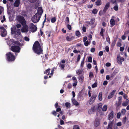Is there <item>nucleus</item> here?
I'll use <instances>...</instances> for the list:
<instances>
[{"label": "nucleus", "instance_id": "obj_26", "mask_svg": "<svg viewBox=\"0 0 129 129\" xmlns=\"http://www.w3.org/2000/svg\"><path fill=\"white\" fill-rule=\"evenodd\" d=\"M102 4L101 0H98L95 2V5L97 6H99Z\"/></svg>", "mask_w": 129, "mask_h": 129}, {"label": "nucleus", "instance_id": "obj_54", "mask_svg": "<svg viewBox=\"0 0 129 129\" xmlns=\"http://www.w3.org/2000/svg\"><path fill=\"white\" fill-rule=\"evenodd\" d=\"M72 85L70 83H69L68 84V89L71 88H72Z\"/></svg>", "mask_w": 129, "mask_h": 129}, {"label": "nucleus", "instance_id": "obj_52", "mask_svg": "<svg viewBox=\"0 0 129 129\" xmlns=\"http://www.w3.org/2000/svg\"><path fill=\"white\" fill-rule=\"evenodd\" d=\"M116 125L118 126H121L122 125L121 122H119L117 123Z\"/></svg>", "mask_w": 129, "mask_h": 129}, {"label": "nucleus", "instance_id": "obj_14", "mask_svg": "<svg viewBox=\"0 0 129 129\" xmlns=\"http://www.w3.org/2000/svg\"><path fill=\"white\" fill-rule=\"evenodd\" d=\"M100 121L99 119H96L95 120L94 122V127H98L100 124Z\"/></svg>", "mask_w": 129, "mask_h": 129}, {"label": "nucleus", "instance_id": "obj_17", "mask_svg": "<svg viewBox=\"0 0 129 129\" xmlns=\"http://www.w3.org/2000/svg\"><path fill=\"white\" fill-rule=\"evenodd\" d=\"M78 79L79 82L81 83H82L84 79V77L83 75H79L78 77Z\"/></svg>", "mask_w": 129, "mask_h": 129}, {"label": "nucleus", "instance_id": "obj_9", "mask_svg": "<svg viewBox=\"0 0 129 129\" xmlns=\"http://www.w3.org/2000/svg\"><path fill=\"white\" fill-rule=\"evenodd\" d=\"M22 25L23 26L20 29L21 32H28L29 28L28 25L26 24H23V25Z\"/></svg>", "mask_w": 129, "mask_h": 129}, {"label": "nucleus", "instance_id": "obj_21", "mask_svg": "<svg viewBox=\"0 0 129 129\" xmlns=\"http://www.w3.org/2000/svg\"><path fill=\"white\" fill-rule=\"evenodd\" d=\"M111 26L112 27L115 24V20L113 19H111L110 21Z\"/></svg>", "mask_w": 129, "mask_h": 129}, {"label": "nucleus", "instance_id": "obj_10", "mask_svg": "<svg viewBox=\"0 0 129 129\" xmlns=\"http://www.w3.org/2000/svg\"><path fill=\"white\" fill-rule=\"evenodd\" d=\"M124 60V58L122 57H120V56L119 57L117 56V61L118 63L121 64L122 63V62Z\"/></svg>", "mask_w": 129, "mask_h": 129}, {"label": "nucleus", "instance_id": "obj_30", "mask_svg": "<svg viewBox=\"0 0 129 129\" xmlns=\"http://www.w3.org/2000/svg\"><path fill=\"white\" fill-rule=\"evenodd\" d=\"M85 57H83V59H82V60L81 61V64H80V66L82 68H83L84 66V61L85 60Z\"/></svg>", "mask_w": 129, "mask_h": 129}, {"label": "nucleus", "instance_id": "obj_45", "mask_svg": "<svg viewBox=\"0 0 129 129\" xmlns=\"http://www.w3.org/2000/svg\"><path fill=\"white\" fill-rule=\"evenodd\" d=\"M81 56L80 54H79L78 55L77 57V61L78 62L80 60Z\"/></svg>", "mask_w": 129, "mask_h": 129}, {"label": "nucleus", "instance_id": "obj_3", "mask_svg": "<svg viewBox=\"0 0 129 129\" xmlns=\"http://www.w3.org/2000/svg\"><path fill=\"white\" fill-rule=\"evenodd\" d=\"M43 10L41 7H39L38 8L37 13L31 18V20L33 22L35 23L39 21L43 13Z\"/></svg>", "mask_w": 129, "mask_h": 129}, {"label": "nucleus", "instance_id": "obj_20", "mask_svg": "<svg viewBox=\"0 0 129 129\" xmlns=\"http://www.w3.org/2000/svg\"><path fill=\"white\" fill-rule=\"evenodd\" d=\"M19 0H16L14 4V6L15 7H18L19 6Z\"/></svg>", "mask_w": 129, "mask_h": 129}, {"label": "nucleus", "instance_id": "obj_42", "mask_svg": "<svg viewBox=\"0 0 129 129\" xmlns=\"http://www.w3.org/2000/svg\"><path fill=\"white\" fill-rule=\"evenodd\" d=\"M56 21V19L55 17L52 18L51 19V22L52 23L55 22Z\"/></svg>", "mask_w": 129, "mask_h": 129}, {"label": "nucleus", "instance_id": "obj_60", "mask_svg": "<svg viewBox=\"0 0 129 129\" xmlns=\"http://www.w3.org/2000/svg\"><path fill=\"white\" fill-rule=\"evenodd\" d=\"M59 67L61 69H64L65 67V65L64 64H60Z\"/></svg>", "mask_w": 129, "mask_h": 129}, {"label": "nucleus", "instance_id": "obj_51", "mask_svg": "<svg viewBox=\"0 0 129 129\" xmlns=\"http://www.w3.org/2000/svg\"><path fill=\"white\" fill-rule=\"evenodd\" d=\"M90 109H91V110L92 112H94L95 111V107L94 106V107H91Z\"/></svg>", "mask_w": 129, "mask_h": 129}, {"label": "nucleus", "instance_id": "obj_22", "mask_svg": "<svg viewBox=\"0 0 129 129\" xmlns=\"http://www.w3.org/2000/svg\"><path fill=\"white\" fill-rule=\"evenodd\" d=\"M121 102H120V101H117L116 102L115 105L116 108H117L121 105Z\"/></svg>", "mask_w": 129, "mask_h": 129}, {"label": "nucleus", "instance_id": "obj_43", "mask_svg": "<svg viewBox=\"0 0 129 129\" xmlns=\"http://www.w3.org/2000/svg\"><path fill=\"white\" fill-rule=\"evenodd\" d=\"M126 117H123L122 120V122L123 124H125L126 121Z\"/></svg>", "mask_w": 129, "mask_h": 129}, {"label": "nucleus", "instance_id": "obj_44", "mask_svg": "<svg viewBox=\"0 0 129 129\" xmlns=\"http://www.w3.org/2000/svg\"><path fill=\"white\" fill-rule=\"evenodd\" d=\"M4 10V8L3 7L0 6V15H1Z\"/></svg>", "mask_w": 129, "mask_h": 129}, {"label": "nucleus", "instance_id": "obj_4", "mask_svg": "<svg viewBox=\"0 0 129 129\" xmlns=\"http://www.w3.org/2000/svg\"><path fill=\"white\" fill-rule=\"evenodd\" d=\"M6 55L7 60L9 62H12L15 60V55L11 52H8Z\"/></svg>", "mask_w": 129, "mask_h": 129}, {"label": "nucleus", "instance_id": "obj_29", "mask_svg": "<svg viewBox=\"0 0 129 129\" xmlns=\"http://www.w3.org/2000/svg\"><path fill=\"white\" fill-rule=\"evenodd\" d=\"M99 99L100 101H101L102 100V93L100 92L99 94Z\"/></svg>", "mask_w": 129, "mask_h": 129}, {"label": "nucleus", "instance_id": "obj_34", "mask_svg": "<svg viewBox=\"0 0 129 129\" xmlns=\"http://www.w3.org/2000/svg\"><path fill=\"white\" fill-rule=\"evenodd\" d=\"M98 83L97 82H95L92 85V88H95L97 86Z\"/></svg>", "mask_w": 129, "mask_h": 129}, {"label": "nucleus", "instance_id": "obj_58", "mask_svg": "<svg viewBox=\"0 0 129 129\" xmlns=\"http://www.w3.org/2000/svg\"><path fill=\"white\" fill-rule=\"evenodd\" d=\"M67 27L70 30H71L72 29L71 25L69 24H68L67 25Z\"/></svg>", "mask_w": 129, "mask_h": 129}, {"label": "nucleus", "instance_id": "obj_13", "mask_svg": "<svg viewBox=\"0 0 129 129\" xmlns=\"http://www.w3.org/2000/svg\"><path fill=\"white\" fill-rule=\"evenodd\" d=\"M114 117V112L112 111L108 115V119L110 120H111Z\"/></svg>", "mask_w": 129, "mask_h": 129}, {"label": "nucleus", "instance_id": "obj_64", "mask_svg": "<svg viewBox=\"0 0 129 129\" xmlns=\"http://www.w3.org/2000/svg\"><path fill=\"white\" fill-rule=\"evenodd\" d=\"M87 37L85 36V37H84L83 38V41L84 42H85L87 40Z\"/></svg>", "mask_w": 129, "mask_h": 129}, {"label": "nucleus", "instance_id": "obj_15", "mask_svg": "<svg viewBox=\"0 0 129 129\" xmlns=\"http://www.w3.org/2000/svg\"><path fill=\"white\" fill-rule=\"evenodd\" d=\"M116 91V90H114L112 92H110L108 96V98L109 99H110L112 98L113 96Z\"/></svg>", "mask_w": 129, "mask_h": 129}, {"label": "nucleus", "instance_id": "obj_25", "mask_svg": "<svg viewBox=\"0 0 129 129\" xmlns=\"http://www.w3.org/2000/svg\"><path fill=\"white\" fill-rule=\"evenodd\" d=\"M51 69L50 68H48L44 72V74H46L47 75H48L50 74V71Z\"/></svg>", "mask_w": 129, "mask_h": 129}, {"label": "nucleus", "instance_id": "obj_55", "mask_svg": "<svg viewBox=\"0 0 129 129\" xmlns=\"http://www.w3.org/2000/svg\"><path fill=\"white\" fill-rule=\"evenodd\" d=\"M117 45L118 47H120L121 46V43L118 42L117 43Z\"/></svg>", "mask_w": 129, "mask_h": 129}, {"label": "nucleus", "instance_id": "obj_12", "mask_svg": "<svg viewBox=\"0 0 129 129\" xmlns=\"http://www.w3.org/2000/svg\"><path fill=\"white\" fill-rule=\"evenodd\" d=\"M72 34L71 33L69 35V36H67L66 37V39L68 41H70L74 39V37L71 36Z\"/></svg>", "mask_w": 129, "mask_h": 129}, {"label": "nucleus", "instance_id": "obj_2", "mask_svg": "<svg viewBox=\"0 0 129 129\" xmlns=\"http://www.w3.org/2000/svg\"><path fill=\"white\" fill-rule=\"evenodd\" d=\"M33 50L34 52L38 55L43 54V43L40 44L37 41L34 43L33 47Z\"/></svg>", "mask_w": 129, "mask_h": 129}, {"label": "nucleus", "instance_id": "obj_5", "mask_svg": "<svg viewBox=\"0 0 129 129\" xmlns=\"http://www.w3.org/2000/svg\"><path fill=\"white\" fill-rule=\"evenodd\" d=\"M21 27V25L20 24H17L16 26H13L11 27V32H21V29L19 28H20Z\"/></svg>", "mask_w": 129, "mask_h": 129}, {"label": "nucleus", "instance_id": "obj_38", "mask_svg": "<svg viewBox=\"0 0 129 129\" xmlns=\"http://www.w3.org/2000/svg\"><path fill=\"white\" fill-rule=\"evenodd\" d=\"M126 112V111L125 109H122L121 111V113L122 114L124 115Z\"/></svg>", "mask_w": 129, "mask_h": 129}, {"label": "nucleus", "instance_id": "obj_50", "mask_svg": "<svg viewBox=\"0 0 129 129\" xmlns=\"http://www.w3.org/2000/svg\"><path fill=\"white\" fill-rule=\"evenodd\" d=\"M77 81H74V83L73 84V85L74 86H76L77 85Z\"/></svg>", "mask_w": 129, "mask_h": 129}, {"label": "nucleus", "instance_id": "obj_41", "mask_svg": "<svg viewBox=\"0 0 129 129\" xmlns=\"http://www.w3.org/2000/svg\"><path fill=\"white\" fill-rule=\"evenodd\" d=\"M127 33H125L124 35H123L121 37V38L123 40H124L126 38V36H125L126 35Z\"/></svg>", "mask_w": 129, "mask_h": 129}, {"label": "nucleus", "instance_id": "obj_35", "mask_svg": "<svg viewBox=\"0 0 129 129\" xmlns=\"http://www.w3.org/2000/svg\"><path fill=\"white\" fill-rule=\"evenodd\" d=\"M73 129H80V127L78 125H75L73 126Z\"/></svg>", "mask_w": 129, "mask_h": 129}, {"label": "nucleus", "instance_id": "obj_16", "mask_svg": "<svg viewBox=\"0 0 129 129\" xmlns=\"http://www.w3.org/2000/svg\"><path fill=\"white\" fill-rule=\"evenodd\" d=\"M113 121H110L108 124L107 129H112L113 125Z\"/></svg>", "mask_w": 129, "mask_h": 129}, {"label": "nucleus", "instance_id": "obj_47", "mask_svg": "<svg viewBox=\"0 0 129 129\" xmlns=\"http://www.w3.org/2000/svg\"><path fill=\"white\" fill-rule=\"evenodd\" d=\"M51 113L55 116H56L57 115V113L55 111H53Z\"/></svg>", "mask_w": 129, "mask_h": 129}, {"label": "nucleus", "instance_id": "obj_62", "mask_svg": "<svg viewBox=\"0 0 129 129\" xmlns=\"http://www.w3.org/2000/svg\"><path fill=\"white\" fill-rule=\"evenodd\" d=\"M103 52L102 51H100L99 53V55L100 56H102L103 55Z\"/></svg>", "mask_w": 129, "mask_h": 129}, {"label": "nucleus", "instance_id": "obj_48", "mask_svg": "<svg viewBox=\"0 0 129 129\" xmlns=\"http://www.w3.org/2000/svg\"><path fill=\"white\" fill-rule=\"evenodd\" d=\"M121 116V113L120 112L118 113L117 114V118L118 119L120 118Z\"/></svg>", "mask_w": 129, "mask_h": 129}, {"label": "nucleus", "instance_id": "obj_19", "mask_svg": "<svg viewBox=\"0 0 129 129\" xmlns=\"http://www.w3.org/2000/svg\"><path fill=\"white\" fill-rule=\"evenodd\" d=\"M72 101L73 103V104L76 106H78L79 104L77 102V101L75 99H72Z\"/></svg>", "mask_w": 129, "mask_h": 129}, {"label": "nucleus", "instance_id": "obj_57", "mask_svg": "<svg viewBox=\"0 0 129 129\" xmlns=\"http://www.w3.org/2000/svg\"><path fill=\"white\" fill-rule=\"evenodd\" d=\"M24 40L25 41H29V39L27 37H24Z\"/></svg>", "mask_w": 129, "mask_h": 129}, {"label": "nucleus", "instance_id": "obj_59", "mask_svg": "<svg viewBox=\"0 0 129 129\" xmlns=\"http://www.w3.org/2000/svg\"><path fill=\"white\" fill-rule=\"evenodd\" d=\"M87 67L89 69H90L91 68V65L90 63L88 64L87 65Z\"/></svg>", "mask_w": 129, "mask_h": 129}, {"label": "nucleus", "instance_id": "obj_6", "mask_svg": "<svg viewBox=\"0 0 129 129\" xmlns=\"http://www.w3.org/2000/svg\"><path fill=\"white\" fill-rule=\"evenodd\" d=\"M17 20L22 25L26 24L25 20L24 18L21 16H18L17 18Z\"/></svg>", "mask_w": 129, "mask_h": 129}, {"label": "nucleus", "instance_id": "obj_32", "mask_svg": "<svg viewBox=\"0 0 129 129\" xmlns=\"http://www.w3.org/2000/svg\"><path fill=\"white\" fill-rule=\"evenodd\" d=\"M98 10L97 9H94L92 11V13L94 14H96L98 12Z\"/></svg>", "mask_w": 129, "mask_h": 129}, {"label": "nucleus", "instance_id": "obj_53", "mask_svg": "<svg viewBox=\"0 0 129 129\" xmlns=\"http://www.w3.org/2000/svg\"><path fill=\"white\" fill-rule=\"evenodd\" d=\"M83 90H81L80 92L79 93L78 95H79V96H81L82 95V93H83Z\"/></svg>", "mask_w": 129, "mask_h": 129}, {"label": "nucleus", "instance_id": "obj_27", "mask_svg": "<svg viewBox=\"0 0 129 129\" xmlns=\"http://www.w3.org/2000/svg\"><path fill=\"white\" fill-rule=\"evenodd\" d=\"M117 41V39H115L112 42V44H111V46L112 47H114L116 44V42Z\"/></svg>", "mask_w": 129, "mask_h": 129}, {"label": "nucleus", "instance_id": "obj_56", "mask_svg": "<svg viewBox=\"0 0 129 129\" xmlns=\"http://www.w3.org/2000/svg\"><path fill=\"white\" fill-rule=\"evenodd\" d=\"M84 45L86 46H87L89 45V42L88 41H86L84 42Z\"/></svg>", "mask_w": 129, "mask_h": 129}, {"label": "nucleus", "instance_id": "obj_33", "mask_svg": "<svg viewBox=\"0 0 129 129\" xmlns=\"http://www.w3.org/2000/svg\"><path fill=\"white\" fill-rule=\"evenodd\" d=\"M113 9L116 11H117L118 10V6L117 4H116V5L114 7Z\"/></svg>", "mask_w": 129, "mask_h": 129}, {"label": "nucleus", "instance_id": "obj_37", "mask_svg": "<svg viewBox=\"0 0 129 129\" xmlns=\"http://www.w3.org/2000/svg\"><path fill=\"white\" fill-rule=\"evenodd\" d=\"M118 71L117 70H115L113 72L112 77H113V76H115L118 73Z\"/></svg>", "mask_w": 129, "mask_h": 129}, {"label": "nucleus", "instance_id": "obj_7", "mask_svg": "<svg viewBox=\"0 0 129 129\" xmlns=\"http://www.w3.org/2000/svg\"><path fill=\"white\" fill-rule=\"evenodd\" d=\"M29 26L30 31L32 32H35L37 30V28L36 26L34 25L33 23H30Z\"/></svg>", "mask_w": 129, "mask_h": 129}, {"label": "nucleus", "instance_id": "obj_24", "mask_svg": "<svg viewBox=\"0 0 129 129\" xmlns=\"http://www.w3.org/2000/svg\"><path fill=\"white\" fill-rule=\"evenodd\" d=\"M102 104L101 103H99L98 105V110L99 111H101L102 108Z\"/></svg>", "mask_w": 129, "mask_h": 129}, {"label": "nucleus", "instance_id": "obj_36", "mask_svg": "<svg viewBox=\"0 0 129 129\" xmlns=\"http://www.w3.org/2000/svg\"><path fill=\"white\" fill-rule=\"evenodd\" d=\"M0 29L3 31L2 32H7L6 30L3 26H0Z\"/></svg>", "mask_w": 129, "mask_h": 129}, {"label": "nucleus", "instance_id": "obj_1", "mask_svg": "<svg viewBox=\"0 0 129 129\" xmlns=\"http://www.w3.org/2000/svg\"><path fill=\"white\" fill-rule=\"evenodd\" d=\"M10 43L14 45L11 46V50L12 51L16 53H19L20 52L21 48L19 46H21V44L17 41H15L13 39H11L10 41Z\"/></svg>", "mask_w": 129, "mask_h": 129}, {"label": "nucleus", "instance_id": "obj_28", "mask_svg": "<svg viewBox=\"0 0 129 129\" xmlns=\"http://www.w3.org/2000/svg\"><path fill=\"white\" fill-rule=\"evenodd\" d=\"M83 72V71L82 70H78L76 71V72L78 75H79L82 74Z\"/></svg>", "mask_w": 129, "mask_h": 129}, {"label": "nucleus", "instance_id": "obj_46", "mask_svg": "<svg viewBox=\"0 0 129 129\" xmlns=\"http://www.w3.org/2000/svg\"><path fill=\"white\" fill-rule=\"evenodd\" d=\"M70 22L69 19L68 17H66V22L68 23H69Z\"/></svg>", "mask_w": 129, "mask_h": 129}, {"label": "nucleus", "instance_id": "obj_40", "mask_svg": "<svg viewBox=\"0 0 129 129\" xmlns=\"http://www.w3.org/2000/svg\"><path fill=\"white\" fill-rule=\"evenodd\" d=\"M0 35L2 37H4L7 36V33H1Z\"/></svg>", "mask_w": 129, "mask_h": 129}, {"label": "nucleus", "instance_id": "obj_11", "mask_svg": "<svg viewBox=\"0 0 129 129\" xmlns=\"http://www.w3.org/2000/svg\"><path fill=\"white\" fill-rule=\"evenodd\" d=\"M110 3L109 2L107 3L106 4L103 10V11L104 13H106L110 6Z\"/></svg>", "mask_w": 129, "mask_h": 129}, {"label": "nucleus", "instance_id": "obj_18", "mask_svg": "<svg viewBox=\"0 0 129 129\" xmlns=\"http://www.w3.org/2000/svg\"><path fill=\"white\" fill-rule=\"evenodd\" d=\"M129 103V100L128 99H126L125 101L123 102L122 103V106H123L125 107L127 106Z\"/></svg>", "mask_w": 129, "mask_h": 129}, {"label": "nucleus", "instance_id": "obj_61", "mask_svg": "<svg viewBox=\"0 0 129 129\" xmlns=\"http://www.w3.org/2000/svg\"><path fill=\"white\" fill-rule=\"evenodd\" d=\"M89 77L90 78L93 77V75L92 73L90 72L89 74Z\"/></svg>", "mask_w": 129, "mask_h": 129}, {"label": "nucleus", "instance_id": "obj_23", "mask_svg": "<svg viewBox=\"0 0 129 129\" xmlns=\"http://www.w3.org/2000/svg\"><path fill=\"white\" fill-rule=\"evenodd\" d=\"M95 20V19L94 18H92L91 19L90 22H87L88 24H90L91 25H93L94 22Z\"/></svg>", "mask_w": 129, "mask_h": 129}, {"label": "nucleus", "instance_id": "obj_49", "mask_svg": "<svg viewBox=\"0 0 129 129\" xmlns=\"http://www.w3.org/2000/svg\"><path fill=\"white\" fill-rule=\"evenodd\" d=\"M92 58L91 56H89L88 58V61L90 62H92Z\"/></svg>", "mask_w": 129, "mask_h": 129}, {"label": "nucleus", "instance_id": "obj_63", "mask_svg": "<svg viewBox=\"0 0 129 129\" xmlns=\"http://www.w3.org/2000/svg\"><path fill=\"white\" fill-rule=\"evenodd\" d=\"M108 82L107 81H104L103 83V85H104L105 86L106 85L107 83H108Z\"/></svg>", "mask_w": 129, "mask_h": 129}, {"label": "nucleus", "instance_id": "obj_31", "mask_svg": "<svg viewBox=\"0 0 129 129\" xmlns=\"http://www.w3.org/2000/svg\"><path fill=\"white\" fill-rule=\"evenodd\" d=\"M107 106L106 105H105L103 106L102 109V110L103 111H107Z\"/></svg>", "mask_w": 129, "mask_h": 129}, {"label": "nucleus", "instance_id": "obj_39", "mask_svg": "<svg viewBox=\"0 0 129 129\" xmlns=\"http://www.w3.org/2000/svg\"><path fill=\"white\" fill-rule=\"evenodd\" d=\"M65 105L66 107L67 108H69L70 107V104L68 102H67L65 103Z\"/></svg>", "mask_w": 129, "mask_h": 129}, {"label": "nucleus", "instance_id": "obj_8", "mask_svg": "<svg viewBox=\"0 0 129 129\" xmlns=\"http://www.w3.org/2000/svg\"><path fill=\"white\" fill-rule=\"evenodd\" d=\"M97 96V95L95 93H94L92 94V96L91 97L89 101V104L91 105L94 102Z\"/></svg>", "mask_w": 129, "mask_h": 129}]
</instances>
